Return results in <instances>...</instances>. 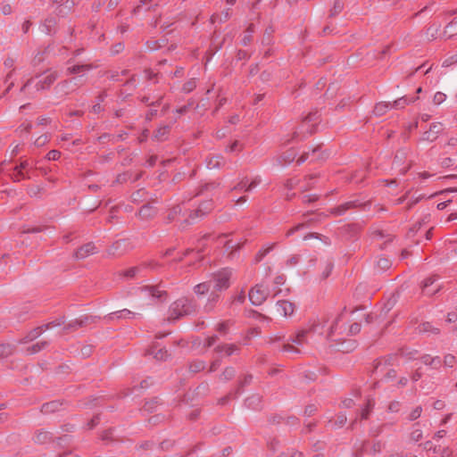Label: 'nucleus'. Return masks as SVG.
<instances>
[{
    "mask_svg": "<svg viewBox=\"0 0 457 457\" xmlns=\"http://www.w3.org/2000/svg\"><path fill=\"white\" fill-rule=\"evenodd\" d=\"M233 275V270L229 268H224L212 273L209 279L204 282L199 283L194 287V292L197 295H203L211 290L223 291L230 287V278Z\"/></svg>",
    "mask_w": 457,
    "mask_h": 457,
    "instance_id": "1",
    "label": "nucleus"
},
{
    "mask_svg": "<svg viewBox=\"0 0 457 457\" xmlns=\"http://www.w3.org/2000/svg\"><path fill=\"white\" fill-rule=\"evenodd\" d=\"M318 328L319 325L313 323L298 329L294 336L290 337L291 343L288 342L283 345L282 351L297 355L303 353L301 347L311 343Z\"/></svg>",
    "mask_w": 457,
    "mask_h": 457,
    "instance_id": "2",
    "label": "nucleus"
},
{
    "mask_svg": "<svg viewBox=\"0 0 457 457\" xmlns=\"http://www.w3.org/2000/svg\"><path fill=\"white\" fill-rule=\"evenodd\" d=\"M57 78L58 74L56 71H49L37 78L29 79L21 90L23 92L28 91V93L32 96L36 92L48 89Z\"/></svg>",
    "mask_w": 457,
    "mask_h": 457,
    "instance_id": "3",
    "label": "nucleus"
},
{
    "mask_svg": "<svg viewBox=\"0 0 457 457\" xmlns=\"http://www.w3.org/2000/svg\"><path fill=\"white\" fill-rule=\"evenodd\" d=\"M195 311V303L187 298H180L175 301L169 309V320H178L184 315H188Z\"/></svg>",
    "mask_w": 457,
    "mask_h": 457,
    "instance_id": "4",
    "label": "nucleus"
},
{
    "mask_svg": "<svg viewBox=\"0 0 457 457\" xmlns=\"http://www.w3.org/2000/svg\"><path fill=\"white\" fill-rule=\"evenodd\" d=\"M270 295V290L268 285L262 281L249 290L248 297L252 304L259 306L267 300Z\"/></svg>",
    "mask_w": 457,
    "mask_h": 457,
    "instance_id": "5",
    "label": "nucleus"
},
{
    "mask_svg": "<svg viewBox=\"0 0 457 457\" xmlns=\"http://www.w3.org/2000/svg\"><path fill=\"white\" fill-rule=\"evenodd\" d=\"M213 209V202L212 199L204 201L201 203L196 209L190 211L188 219L186 221L193 222L196 219L204 217Z\"/></svg>",
    "mask_w": 457,
    "mask_h": 457,
    "instance_id": "6",
    "label": "nucleus"
},
{
    "mask_svg": "<svg viewBox=\"0 0 457 457\" xmlns=\"http://www.w3.org/2000/svg\"><path fill=\"white\" fill-rule=\"evenodd\" d=\"M315 179H316V175H310V176L306 177L304 181H300V179H290L286 182L285 187L287 189L291 190V189L295 188L299 185L300 190L306 191V190L311 189L313 187Z\"/></svg>",
    "mask_w": 457,
    "mask_h": 457,
    "instance_id": "7",
    "label": "nucleus"
},
{
    "mask_svg": "<svg viewBox=\"0 0 457 457\" xmlns=\"http://www.w3.org/2000/svg\"><path fill=\"white\" fill-rule=\"evenodd\" d=\"M141 293L153 299L160 301H165L167 299V292L162 288L161 285L158 286H144L139 288Z\"/></svg>",
    "mask_w": 457,
    "mask_h": 457,
    "instance_id": "8",
    "label": "nucleus"
},
{
    "mask_svg": "<svg viewBox=\"0 0 457 457\" xmlns=\"http://www.w3.org/2000/svg\"><path fill=\"white\" fill-rule=\"evenodd\" d=\"M133 247H134V245H132V243L130 242L129 239H128V238L120 239V240H117L116 242H114L110 246L108 252L110 254L121 255V254L125 253L126 252L129 251L130 249H132Z\"/></svg>",
    "mask_w": 457,
    "mask_h": 457,
    "instance_id": "9",
    "label": "nucleus"
},
{
    "mask_svg": "<svg viewBox=\"0 0 457 457\" xmlns=\"http://www.w3.org/2000/svg\"><path fill=\"white\" fill-rule=\"evenodd\" d=\"M320 120L318 112H310L301 125V133L304 130L307 134H312L316 130V125Z\"/></svg>",
    "mask_w": 457,
    "mask_h": 457,
    "instance_id": "10",
    "label": "nucleus"
},
{
    "mask_svg": "<svg viewBox=\"0 0 457 457\" xmlns=\"http://www.w3.org/2000/svg\"><path fill=\"white\" fill-rule=\"evenodd\" d=\"M262 179L260 177L253 178L251 181L245 177L242 179L236 186H234L231 190L244 191V192H251L253 191L258 185H260Z\"/></svg>",
    "mask_w": 457,
    "mask_h": 457,
    "instance_id": "11",
    "label": "nucleus"
},
{
    "mask_svg": "<svg viewBox=\"0 0 457 457\" xmlns=\"http://www.w3.org/2000/svg\"><path fill=\"white\" fill-rule=\"evenodd\" d=\"M63 324H64V320H63V318H62V319H59L57 320L49 322L47 324L39 326V327L32 329L31 331H29V333L27 336V338L29 340L32 341V340L37 338L43 332L47 330L49 328L60 327V326H62Z\"/></svg>",
    "mask_w": 457,
    "mask_h": 457,
    "instance_id": "12",
    "label": "nucleus"
},
{
    "mask_svg": "<svg viewBox=\"0 0 457 457\" xmlns=\"http://www.w3.org/2000/svg\"><path fill=\"white\" fill-rule=\"evenodd\" d=\"M437 278V276L433 275L424 279L421 287L425 295H433L439 291L440 286L435 285Z\"/></svg>",
    "mask_w": 457,
    "mask_h": 457,
    "instance_id": "13",
    "label": "nucleus"
},
{
    "mask_svg": "<svg viewBox=\"0 0 457 457\" xmlns=\"http://www.w3.org/2000/svg\"><path fill=\"white\" fill-rule=\"evenodd\" d=\"M443 125L439 122L432 123L429 127V129L425 131L421 137V140L428 142H434L438 134L442 131Z\"/></svg>",
    "mask_w": 457,
    "mask_h": 457,
    "instance_id": "14",
    "label": "nucleus"
},
{
    "mask_svg": "<svg viewBox=\"0 0 457 457\" xmlns=\"http://www.w3.org/2000/svg\"><path fill=\"white\" fill-rule=\"evenodd\" d=\"M276 307L278 313L282 317L291 316L295 312L294 303L287 300L278 301Z\"/></svg>",
    "mask_w": 457,
    "mask_h": 457,
    "instance_id": "15",
    "label": "nucleus"
},
{
    "mask_svg": "<svg viewBox=\"0 0 457 457\" xmlns=\"http://www.w3.org/2000/svg\"><path fill=\"white\" fill-rule=\"evenodd\" d=\"M96 247L93 243H87L75 252L74 256L76 259L81 260L96 253Z\"/></svg>",
    "mask_w": 457,
    "mask_h": 457,
    "instance_id": "16",
    "label": "nucleus"
},
{
    "mask_svg": "<svg viewBox=\"0 0 457 457\" xmlns=\"http://www.w3.org/2000/svg\"><path fill=\"white\" fill-rule=\"evenodd\" d=\"M239 347L236 344H220L214 347V352L219 354L231 356L232 354L238 353Z\"/></svg>",
    "mask_w": 457,
    "mask_h": 457,
    "instance_id": "17",
    "label": "nucleus"
},
{
    "mask_svg": "<svg viewBox=\"0 0 457 457\" xmlns=\"http://www.w3.org/2000/svg\"><path fill=\"white\" fill-rule=\"evenodd\" d=\"M54 4L56 5L57 13L65 16L72 10L74 2L72 0H54Z\"/></svg>",
    "mask_w": 457,
    "mask_h": 457,
    "instance_id": "18",
    "label": "nucleus"
},
{
    "mask_svg": "<svg viewBox=\"0 0 457 457\" xmlns=\"http://www.w3.org/2000/svg\"><path fill=\"white\" fill-rule=\"evenodd\" d=\"M34 166V163L32 162H29V160L22 161L20 165L16 166L14 168V175L13 179L15 181H20L21 179L29 178V176H26L23 172V170L32 169Z\"/></svg>",
    "mask_w": 457,
    "mask_h": 457,
    "instance_id": "19",
    "label": "nucleus"
},
{
    "mask_svg": "<svg viewBox=\"0 0 457 457\" xmlns=\"http://www.w3.org/2000/svg\"><path fill=\"white\" fill-rule=\"evenodd\" d=\"M218 244L223 245L224 250L226 252L230 251V253H232L233 250L239 247V243L237 241H234L232 239H228L227 235H220L217 238Z\"/></svg>",
    "mask_w": 457,
    "mask_h": 457,
    "instance_id": "20",
    "label": "nucleus"
},
{
    "mask_svg": "<svg viewBox=\"0 0 457 457\" xmlns=\"http://www.w3.org/2000/svg\"><path fill=\"white\" fill-rule=\"evenodd\" d=\"M356 206L355 201H349L344 203L337 207H334L330 210V213L334 216H341L344 215L348 210Z\"/></svg>",
    "mask_w": 457,
    "mask_h": 457,
    "instance_id": "21",
    "label": "nucleus"
},
{
    "mask_svg": "<svg viewBox=\"0 0 457 457\" xmlns=\"http://www.w3.org/2000/svg\"><path fill=\"white\" fill-rule=\"evenodd\" d=\"M209 297L207 299V303L204 305V311L206 312H211L213 311L214 307L216 306L217 303L220 300V295L217 293L218 291L211 290L210 291Z\"/></svg>",
    "mask_w": 457,
    "mask_h": 457,
    "instance_id": "22",
    "label": "nucleus"
},
{
    "mask_svg": "<svg viewBox=\"0 0 457 457\" xmlns=\"http://www.w3.org/2000/svg\"><path fill=\"white\" fill-rule=\"evenodd\" d=\"M93 69V66L91 64H77L71 67H68L66 70V74H79V73H85L87 71H89Z\"/></svg>",
    "mask_w": 457,
    "mask_h": 457,
    "instance_id": "23",
    "label": "nucleus"
},
{
    "mask_svg": "<svg viewBox=\"0 0 457 457\" xmlns=\"http://www.w3.org/2000/svg\"><path fill=\"white\" fill-rule=\"evenodd\" d=\"M156 214L155 208L151 204H145L143 205L139 212L138 215L143 220H148L153 218Z\"/></svg>",
    "mask_w": 457,
    "mask_h": 457,
    "instance_id": "24",
    "label": "nucleus"
},
{
    "mask_svg": "<svg viewBox=\"0 0 457 457\" xmlns=\"http://www.w3.org/2000/svg\"><path fill=\"white\" fill-rule=\"evenodd\" d=\"M137 314L128 309H123L120 311H117L114 312H112L109 314L108 319L109 320H114V319H132Z\"/></svg>",
    "mask_w": 457,
    "mask_h": 457,
    "instance_id": "25",
    "label": "nucleus"
},
{
    "mask_svg": "<svg viewBox=\"0 0 457 457\" xmlns=\"http://www.w3.org/2000/svg\"><path fill=\"white\" fill-rule=\"evenodd\" d=\"M55 89L58 93H62L64 95H68L75 91V87L71 85V81H69V79H65L58 83L55 87Z\"/></svg>",
    "mask_w": 457,
    "mask_h": 457,
    "instance_id": "26",
    "label": "nucleus"
},
{
    "mask_svg": "<svg viewBox=\"0 0 457 457\" xmlns=\"http://www.w3.org/2000/svg\"><path fill=\"white\" fill-rule=\"evenodd\" d=\"M416 99L417 98L402 96V97L396 99L395 101H394L393 103H391L392 109H403L406 105L416 101Z\"/></svg>",
    "mask_w": 457,
    "mask_h": 457,
    "instance_id": "27",
    "label": "nucleus"
},
{
    "mask_svg": "<svg viewBox=\"0 0 457 457\" xmlns=\"http://www.w3.org/2000/svg\"><path fill=\"white\" fill-rule=\"evenodd\" d=\"M389 109H392L391 102H380L375 105L373 113L376 116H382L386 114Z\"/></svg>",
    "mask_w": 457,
    "mask_h": 457,
    "instance_id": "28",
    "label": "nucleus"
},
{
    "mask_svg": "<svg viewBox=\"0 0 457 457\" xmlns=\"http://www.w3.org/2000/svg\"><path fill=\"white\" fill-rule=\"evenodd\" d=\"M170 133V126L164 125L159 127L154 134V138L157 141H164L168 138Z\"/></svg>",
    "mask_w": 457,
    "mask_h": 457,
    "instance_id": "29",
    "label": "nucleus"
},
{
    "mask_svg": "<svg viewBox=\"0 0 457 457\" xmlns=\"http://www.w3.org/2000/svg\"><path fill=\"white\" fill-rule=\"evenodd\" d=\"M383 447H384V445L381 442L377 441V442L372 443L371 445L370 443L365 444L363 445V451H365L369 453L376 454V453H381Z\"/></svg>",
    "mask_w": 457,
    "mask_h": 457,
    "instance_id": "30",
    "label": "nucleus"
},
{
    "mask_svg": "<svg viewBox=\"0 0 457 457\" xmlns=\"http://www.w3.org/2000/svg\"><path fill=\"white\" fill-rule=\"evenodd\" d=\"M56 24H57V21H56L55 18L50 17V18L46 19L42 25L43 31L48 35L54 33Z\"/></svg>",
    "mask_w": 457,
    "mask_h": 457,
    "instance_id": "31",
    "label": "nucleus"
},
{
    "mask_svg": "<svg viewBox=\"0 0 457 457\" xmlns=\"http://www.w3.org/2000/svg\"><path fill=\"white\" fill-rule=\"evenodd\" d=\"M223 163V157L220 155H214L207 158L206 166L208 169H219Z\"/></svg>",
    "mask_w": 457,
    "mask_h": 457,
    "instance_id": "32",
    "label": "nucleus"
},
{
    "mask_svg": "<svg viewBox=\"0 0 457 457\" xmlns=\"http://www.w3.org/2000/svg\"><path fill=\"white\" fill-rule=\"evenodd\" d=\"M457 34V16L450 21L445 28L444 35L447 38Z\"/></svg>",
    "mask_w": 457,
    "mask_h": 457,
    "instance_id": "33",
    "label": "nucleus"
},
{
    "mask_svg": "<svg viewBox=\"0 0 457 457\" xmlns=\"http://www.w3.org/2000/svg\"><path fill=\"white\" fill-rule=\"evenodd\" d=\"M61 405L62 404L59 402L53 401V402L46 403L43 404L41 411L44 413L54 412V411H59Z\"/></svg>",
    "mask_w": 457,
    "mask_h": 457,
    "instance_id": "34",
    "label": "nucleus"
},
{
    "mask_svg": "<svg viewBox=\"0 0 457 457\" xmlns=\"http://www.w3.org/2000/svg\"><path fill=\"white\" fill-rule=\"evenodd\" d=\"M51 440V435L47 431L39 430L34 436V441L37 444H46Z\"/></svg>",
    "mask_w": 457,
    "mask_h": 457,
    "instance_id": "35",
    "label": "nucleus"
},
{
    "mask_svg": "<svg viewBox=\"0 0 457 457\" xmlns=\"http://www.w3.org/2000/svg\"><path fill=\"white\" fill-rule=\"evenodd\" d=\"M423 436V432L420 427V423H416L412 427V430L410 434V438L413 442H419Z\"/></svg>",
    "mask_w": 457,
    "mask_h": 457,
    "instance_id": "36",
    "label": "nucleus"
},
{
    "mask_svg": "<svg viewBox=\"0 0 457 457\" xmlns=\"http://www.w3.org/2000/svg\"><path fill=\"white\" fill-rule=\"evenodd\" d=\"M375 405V403L372 399H368L367 400V403H366V405L364 408L361 409V412H360V416H361V420H366L370 411H372L373 407Z\"/></svg>",
    "mask_w": 457,
    "mask_h": 457,
    "instance_id": "37",
    "label": "nucleus"
},
{
    "mask_svg": "<svg viewBox=\"0 0 457 457\" xmlns=\"http://www.w3.org/2000/svg\"><path fill=\"white\" fill-rule=\"evenodd\" d=\"M231 325L230 320L221 321L217 324L216 330L220 336L225 337L228 333Z\"/></svg>",
    "mask_w": 457,
    "mask_h": 457,
    "instance_id": "38",
    "label": "nucleus"
},
{
    "mask_svg": "<svg viewBox=\"0 0 457 457\" xmlns=\"http://www.w3.org/2000/svg\"><path fill=\"white\" fill-rule=\"evenodd\" d=\"M254 32V27L253 24L249 25L246 30L244 33V36L241 39V43L243 46H247L253 39V34Z\"/></svg>",
    "mask_w": 457,
    "mask_h": 457,
    "instance_id": "39",
    "label": "nucleus"
},
{
    "mask_svg": "<svg viewBox=\"0 0 457 457\" xmlns=\"http://www.w3.org/2000/svg\"><path fill=\"white\" fill-rule=\"evenodd\" d=\"M421 360L425 365H431V366L437 367L441 364V360L438 356L431 357L428 354H425L421 357Z\"/></svg>",
    "mask_w": 457,
    "mask_h": 457,
    "instance_id": "40",
    "label": "nucleus"
},
{
    "mask_svg": "<svg viewBox=\"0 0 457 457\" xmlns=\"http://www.w3.org/2000/svg\"><path fill=\"white\" fill-rule=\"evenodd\" d=\"M419 331L420 333H433V334H438L439 329L436 328H434L431 323L429 322H423L419 326Z\"/></svg>",
    "mask_w": 457,
    "mask_h": 457,
    "instance_id": "41",
    "label": "nucleus"
},
{
    "mask_svg": "<svg viewBox=\"0 0 457 457\" xmlns=\"http://www.w3.org/2000/svg\"><path fill=\"white\" fill-rule=\"evenodd\" d=\"M391 266V262L385 258V257H379L378 258L376 262V267L380 271H385L388 270Z\"/></svg>",
    "mask_w": 457,
    "mask_h": 457,
    "instance_id": "42",
    "label": "nucleus"
},
{
    "mask_svg": "<svg viewBox=\"0 0 457 457\" xmlns=\"http://www.w3.org/2000/svg\"><path fill=\"white\" fill-rule=\"evenodd\" d=\"M14 351V346L10 344L0 345V358H4L11 355Z\"/></svg>",
    "mask_w": 457,
    "mask_h": 457,
    "instance_id": "43",
    "label": "nucleus"
},
{
    "mask_svg": "<svg viewBox=\"0 0 457 457\" xmlns=\"http://www.w3.org/2000/svg\"><path fill=\"white\" fill-rule=\"evenodd\" d=\"M260 402L261 397L258 395H253L245 400V404L248 408L256 409L259 406Z\"/></svg>",
    "mask_w": 457,
    "mask_h": 457,
    "instance_id": "44",
    "label": "nucleus"
},
{
    "mask_svg": "<svg viewBox=\"0 0 457 457\" xmlns=\"http://www.w3.org/2000/svg\"><path fill=\"white\" fill-rule=\"evenodd\" d=\"M236 375V370L233 367H227L220 376V379L223 381H228L232 379Z\"/></svg>",
    "mask_w": 457,
    "mask_h": 457,
    "instance_id": "45",
    "label": "nucleus"
},
{
    "mask_svg": "<svg viewBox=\"0 0 457 457\" xmlns=\"http://www.w3.org/2000/svg\"><path fill=\"white\" fill-rule=\"evenodd\" d=\"M344 9V3L342 0H335L332 8L330 9L329 16L334 17L339 14Z\"/></svg>",
    "mask_w": 457,
    "mask_h": 457,
    "instance_id": "46",
    "label": "nucleus"
},
{
    "mask_svg": "<svg viewBox=\"0 0 457 457\" xmlns=\"http://www.w3.org/2000/svg\"><path fill=\"white\" fill-rule=\"evenodd\" d=\"M197 82L196 79L192 78L187 82H185L182 86V91L186 94L192 92L196 87Z\"/></svg>",
    "mask_w": 457,
    "mask_h": 457,
    "instance_id": "47",
    "label": "nucleus"
},
{
    "mask_svg": "<svg viewBox=\"0 0 457 457\" xmlns=\"http://www.w3.org/2000/svg\"><path fill=\"white\" fill-rule=\"evenodd\" d=\"M69 81H71V85L75 87V90H76L77 88L82 87L85 84V82H86L85 74H80V75L72 77L71 79H69Z\"/></svg>",
    "mask_w": 457,
    "mask_h": 457,
    "instance_id": "48",
    "label": "nucleus"
},
{
    "mask_svg": "<svg viewBox=\"0 0 457 457\" xmlns=\"http://www.w3.org/2000/svg\"><path fill=\"white\" fill-rule=\"evenodd\" d=\"M205 368V362L202 360H196L190 363L189 370L192 372H199Z\"/></svg>",
    "mask_w": 457,
    "mask_h": 457,
    "instance_id": "49",
    "label": "nucleus"
},
{
    "mask_svg": "<svg viewBox=\"0 0 457 457\" xmlns=\"http://www.w3.org/2000/svg\"><path fill=\"white\" fill-rule=\"evenodd\" d=\"M220 186V183L216 182H211L204 184L201 190L196 195H203L204 192H211L218 188Z\"/></svg>",
    "mask_w": 457,
    "mask_h": 457,
    "instance_id": "50",
    "label": "nucleus"
},
{
    "mask_svg": "<svg viewBox=\"0 0 457 457\" xmlns=\"http://www.w3.org/2000/svg\"><path fill=\"white\" fill-rule=\"evenodd\" d=\"M87 320L88 318L87 316L77 319L74 321L70 322L67 328H77L82 327L85 323L87 322Z\"/></svg>",
    "mask_w": 457,
    "mask_h": 457,
    "instance_id": "51",
    "label": "nucleus"
},
{
    "mask_svg": "<svg viewBox=\"0 0 457 457\" xmlns=\"http://www.w3.org/2000/svg\"><path fill=\"white\" fill-rule=\"evenodd\" d=\"M47 345H48V343L46 341L37 342V343L34 344L29 349V351L30 352V353H36L40 352L42 349L46 348Z\"/></svg>",
    "mask_w": 457,
    "mask_h": 457,
    "instance_id": "52",
    "label": "nucleus"
},
{
    "mask_svg": "<svg viewBox=\"0 0 457 457\" xmlns=\"http://www.w3.org/2000/svg\"><path fill=\"white\" fill-rule=\"evenodd\" d=\"M422 408L421 406H417L414 410H412L410 414L408 415L407 419L410 421L416 420L419 419L421 415Z\"/></svg>",
    "mask_w": 457,
    "mask_h": 457,
    "instance_id": "53",
    "label": "nucleus"
},
{
    "mask_svg": "<svg viewBox=\"0 0 457 457\" xmlns=\"http://www.w3.org/2000/svg\"><path fill=\"white\" fill-rule=\"evenodd\" d=\"M50 140V136L44 134L39 136L34 142V145L37 147L45 145Z\"/></svg>",
    "mask_w": 457,
    "mask_h": 457,
    "instance_id": "54",
    "label": "nucleus"
},
{
    "mask_svg": "<svg viewBox=\"0 0 457 457\" xmlns=\"http://www.w3.org/2000/svg\"><path fill=\"white\" fill-rule=\"evenodd\" d=\"M446 99V95L443 92H436L433 97V103L436 105L441 104Z\"/></svg>",
    "mask_w": 457,
    "mask_h": 457,
    "instance_id": "55",
    "label": "nucleus"
},
{
    "mask_svg": "<svg viewBox=\"0 0 457 457\" xmlns=\"http://www.w3.org/2000/svg\"><path fill=\"white\" fill-rule=\"evenodd\" d=\"M153 353L154 354V358L156 360H160V361H165L169 357L168 352L165 349H160L156 353Z\"/></svg>",
    "mask_w": 457,
    "mask_h": 457,
    "instance_id": "56",
    "label": "nucleus"
},
{
    "mask_svg": "<svg viewBox=\"0 0 457 457\" xmlns=\"http://www.w3.org/2000/svg\"><path fill=\"white\" fill-rule=\"evenodd\" d=\"M140 270L141 267H131L124 271V276L127 278H134Z\"/></svg>",
    "mask_w": 457,
    "mask_h": 457,
    "instance_id": "57",
    "label": "nucleus"
},
{
    "mask_svg": "<svg viewBox=\"0 0 457 457\" xmlns=\"http://www.w3.org/2000/svg\"><path fill=\"white\" fill-rule=\"evenodd\" d=\"M418 352L416 350H403L401 355L406 358L407 360H413L416 358Z\"/></svg>",
    "mask_w": 457,
    "mask_h": 457,
    "instance_id": "58",
    "label": "nucleus"
},
{
    "mask_svg": "<svg viewBox=\"0 0 457 457\" xmlns=\"http://www.w3.org/2000/svg\"><path fill=\"white\" fill-rule=\"evenodd\" d=\"M181 212H182V206H181L180 204H178V205L174 206V207L170 210V213H169V216H168V217H169V219H170V220H174V219H175V217H176L178 214H179Z\"/></svg>",
    "mask_w": 457,
    "mask_h": 457,
    "instance_id": "59",
    "label": "nucleus"
},
{
    "mask_svg": "<svg viewBox=\"0 0 457 457\" xmlns=\"http://www.w3.org/2000/svg\"><path fill=\"white\" fill-rule=\"evenodd\" d=\"M61 152L58 150H51L47 153L46 158L49 161H56L60 158Z\"/></svg>",
    "mask_w": 457,
    "mask_h": 457,
    "instance_id": "60",
    "label": "nucleus"
},
{
    "mask_svg": "<svg viewBox=\"0 0 457 457\" xmlns=\"http://www.w3.org/2000/svg\"><path fill=\"white\" fill-rule=\"evenodd\" d=\"M440 27H441L440 24H434V25L430 26L428 29V35L430 33L431 38H435L436 35L438 33V31L440 29Z\"/></svg>",
    "mask_w": 457,
    "mask_h": 457,
    "instance_id": "61",
    "label": "nucleus"
},
{
    "mask_svg": "<svg viewBox=\"0 0 457 457\" xmlns=\"http://www.w3.org/2000/svg\"><path fill=\"white\" fill-rule=\"evenodd\" d=\"M456 360H455V357L452 354H447L445 356V359H444V363L445 366H448V367H453V364L455 363Z\"/></svg>",
    "mask_w": 457,
    "mask_h": 457,
    "instance_id": "62",
    "label": "nucleus"
},
{
    "mask_svg": "<svg viewBox=\"0 0 457 457\" xmlns=\"http://www.w3.org/2000/svg\"><path fill=\"white\" fill-rule=\"evenodd\" d=\"M245 300V295L244 289H242L237 295L233 297L234 303H243Z\"/></svg>",
    "mask_w": 457,
    "mask_h": 457,
    "instance_id": "63",
    "label": "nucleus"
},
{
    "mask_svg": "<svg viewBox=\"0 0 457 457\" xmlns=\"http://www.w3.org/2000/svg\"><path fill=\"white\" fill-rule=\"evenodd\" d=\"M275 245L276 243L265 244L264 245H262L260 251H262L266 256L270 252H271L274 249Z\"/></svg>",
    "mask_w": 457,
    "mask_h": 457,
    "instance_id": "64",
    "label": "nucleus"
}]
</instances>
